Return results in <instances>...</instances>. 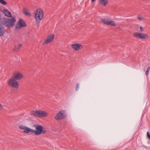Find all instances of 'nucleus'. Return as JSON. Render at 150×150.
I'll list each match as a JSON object with an SVG mask.
<instances>
[{
	"instance_id": "obj_1",
	"label": "nucleus",
	"mask_w": 150,
	"mask_h": 150,
	"mask_svg": "<svg viewBox=\"0 0 150 150\" xmlns=\"http://www.w3.org/2000/svg\"><path fill=\"white\" fill-rule=\"evenodd\" d=\"M16 21L15 18L13 16L11 17V18L2 17L0 19V23L6 27L8 28H13Z\"/></svg>"
},
{
	"instance_id": "obj_2",
	"label": "nucleus",
	"mask_w": 150,
	"mask_h": 150,
	"mask_svg": "<svg viewBox=\"0 0 150 150\" xmlns=\"http://www.w3.org/2000/svg\"><path fill=\"white\" fill-rule=\"evenodd\" d=\"M43 12L41 8H39L36 10L34 15V18L38 25H39L40 21L43 18Z\"/></svg>"
},
{
	"instance_id": "obj_3",
	"label": "nucleus",
	"mask_w": 150,
	"mask_h": 150,
	"mask_svg": "<svg viewBox=\"0 0 150 150\" xmlns=\"http://www.w3.org/2000/svg\"><path fill=\"white\" fill-rule=\"evenodd\" d=\"M36 130L33 129L32 133H33L36 135H39L41 134H44L46 132L45 129L42 126L35 125H33Z\"/></svg>"
},
{
	"instance_id": "obj_4",
	"label": "nucleus",
	"mask_w": 150,
	"mask_h": 150,
	"mask_svg": "<svg viewBox=\"0 0 150 150\" xmlns=\"http://www.w3.org/2000/svg\"><path fill=\"white\" fill-rule=\"evenodd\" d=\"M31 115L39 117H44L48 115L47 112L41 110H33L31 112Z\"/></svg>"
},
{
	"instance_id": "obj_5",
	"label": "nucleus",
	"mask_w": 150,
	"mask_h": 150,
	"mask_svg": "<svg viewBox=\"0 0 150 150\" xmlns=\"http://www.w3.org/2000/svg\"><path fill=\"white\" fill-rule=\"evenodd\" d=\"M7 83L9 86L12 88H17L19 87L18 82L12 76L7 81Z\"/></svg>"
},
{
	"instance_id": "obj_6",
	"label": "nucleus",
	"mask_w": 150,
	"mask_h": 150,
	"mask_svg": "<svg viewBox=\"0 0 150 150\" xmlns=\"http://www.w3.org/2000/svg\"><path fill=\"white\" fill-rule=\"evenodd\" d=\"M101 21L105 24L112 26H116V24L110 18H104L101 19Z\"/></svg>"
},
{
	"instance_id": "obj_7",
	"label": "nucleus",
	"mask_w": 150,
	"mask_h": 150,
	"mask_svg": "<svg viewBox=\"0 0 150 150\" xmlns=\"http://www.w3.org/2000/svg\"><path fill=\"white\" fill-rule=\"evenodd\" d=\"M26 25V24L24 21L22 19H20L16 25V28L17 30H20L23 27H25Z\"/></svg>"
},
{
	"instance_id": "obj_8",
	"label": "nucleus",
	"mask_w": 150,
	"mask_h": 150,
	"mask_svg": "<svg viewBox=\"0 0 150 150\" xmlns=\"http://www.w3.org/2000/svg\"><path fill=\"white\" fill-rule=\"evenodd\" d=\"M134 35L136 38L142 40L145 39L148 37V35L147 34L138 32L134 33Z\"/></svg>"
},
{
	"instance_id": "obj_9",
	"label": "nucleus",
	"mask_w": 150,
	"mask_h": 150,
	"mask_svg": "<svg viewBox=\"0 0 150 150\" xmlns=\"http://www.w3.org/2000/svg\"><path fill=\"white\" fill-rule=\"evenodd\" d=\"M65 116V112L63 110L57 114L54 118L56 120H60L64 119Z\"/></svg>"
},
{
	"instance_id": "obj_10",
	"label": "nucleus",
	"mask_w": 150,
	"mask_h": 150,
	"mask_svg": "<svg viewBox=\"0 0 150 150\" xmlns=\"http://www.w3.org/2000/svg\"><path fill=\"white\" fill-rule=\"evenodd\" d=\"M12 77L17 81L23 79V76L22 73L18 72L14 73Z\"/></svg>"
},
{
	"instance_id": "obj_11",
	"label": "nucleus",
	"mask_w": 150,
	"mask_h": 150,
	"mask_svg": "<svg viewBox=\"0 0 150 150\" xmlns=\"http://www.w3.org/2000/svg\"><path fill=\"white\" fill-rule=\"evenodd\" d=\"M54 35L53 34H51L49 35L47 37V39L44 42L43 44H47L52 42L54 39Z\"/></svg>"
},
{
	"instance_id": "obj_12",
	"label": "nucleus",
	"mask_w": 150,
	"mask_h": 150,
	"mask_svg": "<svg viewBox=\"0 0 150 150\" xmlns=\"http://www.w3.org/2000/svg\"><path fill=\"white\" fill-rule=\"evenodd\" d=\"M19 128L22 130H23V132L25 133H28L30 132L32 133L33 129L21 125L19 127Z\"/></svg>"
},
{
	"instance_id": "obj_13",
	"label": "nucleus",
	"mask_w": 150,
	"mask_h": 150,
	"mask_svg": "<svg viewBox=\"0 0 150 150\" xmlns=\"http://www.w3.org/2000/svg\"><path fill=\"white\" fill-rule=\"evenodd\" d=\"M71 46L74 50L76 51H78L83 47V46L79 44H74L71 45Z\"/></svg>"
},
{
	"instance_id": "obj_14",
	"label": "nucleus",
	"mask_w": 150,
	"mask_h": 150,
	"mask_svg": "<svg viewBox=\"0 0 150 150\" xmlns=\"http://www.w3.org/2000/svg\"><path fill=\"white\" fill-rule=\"evenodd\" d=\"M5 33V28L2 24L0 23V36H2L4 35Z\"/></svg>"
},
{
	"instance_id": "obj_15",
	"label": "nucleus",
	"mask_w": 150,
	"mask_h": 150,
	"mask_svg": "<svg viewBox=\"0 0 150 150\" xmlns=\"http://www.w3.org/2000/svg\"><path fill=\"white\" fill-rule=\"evenodd\" d=\"M3 12L5 15L8 17H12L11 13L7 9H4L3 10Z\"/></svg>"
},
{
	"instance_id": "obj_16",
	"label": "nucleus",
	"mask_w": 150,
	"mask_h": 150,
	"mask_svg": "<svg viewBox=\"0 0 150 150\" xmlns=\"http://www.w3.org/2000/svg\"><path fill=\"white\" fill-rule=\"evenodd\" d=\"M99 3L101 5L105 6L108 4V0H100Z\"/></svg>"
},
{
	"instance_id": "obj_17",
	"label": "nucleus",
	"mask_w": 150,
	"mask_h": 150,
	"mask_svg": "<svg viewBox=\"0 0 150 150\" xmlns=\"http://www.w3.org/2000/svg\"><path fill=\"white\" fill-rule=\"evenodd\" d=\"M22 44H20L17 46H16L14 50L16 51H18L19 50L20 48L22 47Z\"/></svg>"
},
{
	"instance_id": "obj_18",
	"label": "nucleus",
	"mask_w": 150,
	"mask_h": 150,
	"mask_svg": "<svg viewBox=\"0 0 150 150\" xmlns=\"http://www.w3.org/2000/svg\"><path fill=\"white\" fill-rule=\"evenodd\" d=\"M0 3L4 5L7 4L6 2L4 0H0Z\"/></svg>"
},
{
	"instance_id": "obj_19",
	"label": "nucleus",
	"mask_w": 150,
	"mask_h": 150,
	"mask_svg": "<svg viewBox=\"0 0 150 150\" xmlns=\"http://www.w3.org/2000/svg\"><path fill=\"white\" fill-rule=\"evenodd\" d=\"M24 14L26 16H31V15L30 13V12H29L28 11H27V12H25V13H24Z\"/></svg>"
},
{
	"instance_id": "obj_20",
	"label": "nucleus",
	"mask_w": 150,
	"mask_h": 150,
	"mask_svg": "<svg viewBox=\"0 0 150 150\" xmlns=\"http://www.w3.org/2000/svg\"><path fill=\"white\" fill-rule=\"evenodd\" d=\"M23 12L24 13H25V12H27L28 11V10L25 8H24L23 10Z\"/></svg>"
},
{
	"instance_id": "obj_21",
	"label": "nucleus",
	"mask_w": 150,
	"mask_h": 150,
	"mask_svg": "<svg viewBox=\"0 0 150 150\" xmlns=\"http://www.w3.org/2000/svg\"><path fill=\"white\" fill-rule=\"evenodd\" d=\"M79 83H77L76 84V91H77L78 90V89L79 88Z\"/></svg>"
},
{
	"instance_id": "obj_22",
	"label": "nucleus",
	"mask_w": 150,
	"mask_h": 150,
	"mask_svg": "<svg viewBox=\"0 0 150 150\" xmlns=\"http://www.w3.org/2000/svg\"><path fill=\"white\" fill-rule=\"evenodd\" d=\"M147 137L150 139V134L149 132H147Z\"/></svg>"
},
{
	"instance_id": "obj_23",
	"label": "nucleus",
	"mask_w": 150,
	"mask_h": 150,
	"mask_svg": "<svg viewBox=\"0 0 150 150\" xmlns=\"http://www.w3.org/2000/svg\"><path fill=\"white\" fill-rule=\"evenodd\" d=\"M137 18L140 20H141L142 19V17H141L140 15H139L137 16Z\"/></svg>"
},
{
	"instance_id": "obj_24",
	"label": "nucleus",
	"mask_w": 150,
	"mask_h": 150,
	"mask_svg": "<svg viewBox=\"0 0 150 150\" xmlns=\"http://www.w3.org/2000/svg\"><path fill=\"white\" fill-rule=\"evenodd\" d=\"M3 106L2 105L0 104V110H2L3 109Z\"/></svg>"
},
{
	"instance_id": "obj_25",
	"label": "nucleus",
	"mask_w": 150,
	"mask_h": 150,
	"mask_svg": "<svg viewBox=\"0 0 150 150\" xmlns=\"http://www.w3.org/2000/svg\"><path fill=\"white\" fill-rule=\"evenodd\" d=\"M140 30L141 32H142L144 31L143 28L142 27H140Z\"/></svg>"
},
{
	"instance_id": "obj_26",
	"label": "nucleus",
	"mask_w": 150,
	"mask_h": 150,
	"mask_svg": "<svg viewBox=\"0 0 150 150\" xmlns=\"http://www.w3.org/2000/svg\"><path fill=\"white\" fill-rule=\"evenodd\" d=\"M149 71H146V72L145 73V74L146 76H148L149 75Z\"/></svg>"
},
{
	"instance_id": "obj_27",
	"label": "nucleus",
	"mask_w": 150,
	"mask_h": 150,
	"mask_svg": "<svg viewBox=\"0 0 150 150\" xmlns=\"http://www.w3.org/2000/svg\"><path fill=\"white\" fill-rule=\"evenodd\" d=\"M150 68L149 67H148L147 69V70H146V71H149H149L150 70Z\"/></svg>"
},
{
	"instance_id": "obj_28",
	"label": "nucleus",
	"mask_w": 150,
	"mask_h": 150,
	"mask_svg": "<svg viewBox=\"0 0 150 150\" xmlns=\"http://www.w3.org/2000/svg\"><path fill=\"white\" fill-rule=\"evenodd\" d=\"M96 0H92V1L93 2H94Z\"/></svg>"
}]
</instances>
